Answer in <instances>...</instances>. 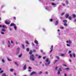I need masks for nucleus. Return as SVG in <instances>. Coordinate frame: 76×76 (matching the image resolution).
Listing matches in <instances>:
<instances>
[{
    "label": "nucleus",
    "mask_w": 76,
    "mask_h": 76,
    "mask_svg": "<svg viewBox=\"0 0 76 76\" xmlns=\"http://www.w3.org/2000/svg\"><path fill=\"white\" fill-rule=\"evenodd\" d=\"M60 72H61V68H59V69L58 71V72L57 73V75H60Z\"/></svg>",
    "instance_id": "obj_2"
},
{
    "label": "nucleus",
    "mask_w": 76,
    "mask_h": 76,
    "mask_svg": "<svg viewBox=\"0 0 76 76\" xmlns=\"http://www.w3.org/2000/svg\"><path fill=\"white\" fill-rule=\"evenodd\" d=\"M60 28H61V29H64V27H60Z\"/></svg>",
    "instance_id": "obj_51"
},
{
    "label": "nucleus",
    "mask_w": 76,
    "mask_h": 76,
    "mask_svg": "<svg viewBox=\"0 0 76 76\" xmlns=\"http://www.w3.org/2000/svg\"><path fill=\"white\" fill-rule=\"evenodd\" d=\"M64 25L65 26H67V23H64Z\"/></svg>",
    "instance_id": "obj_21"
},
{
    "label": "nucleus",
    "mask_w": 76,
    "mask_h": 76,
    "mask_svg": "<svg viewBox=\"0 0 76 76\" xmlns=\"http://www.w3.org/2000/svg\"><path fill=\"white\" fill-rule=\"evenodd\" d=\"M69 56H70L71 58H72V54H70Z\"/></svg>",
    "instance_id": "obj_41"
},
{
    "label": "nucleus",
    "mask_w": 76,
    "mask_h": 76,
    "mask_svg": "<svg viewBox=\"0 0 76 76\" xmlns=\"http://www.w3.org/2000/svg\"><path fill=\"white\" fill-rule=\"evenodd\" d=\"M35 56L33 54H31L30 56V59L32 61H35Z\"/></svg>",
    "instance_id": "obj_1"
},
{
    "label": "nucleus",
    "mask_w": 76,
    "mask_h": 76,
    "mask_svg": "<svg viewBox=\"0 0 76 76\" xmlns=\"http://www.w3.org/2000/svg\"><path fill=\"white\" fill-rule=\"evenodd\" d=\"M26 69V65H25L24 66L23 69L24 70H25Z\"/></svg>",
    "instance_id": "obj_9"
},
{
    "label": "nucleus",
    "mask_w": 76,
    "mask_h": 76,
    "mask_svg": "<svg viewBox=\"0 0 76 76\" xmlns=\"http://www.w3.org/2000/svg\"><path fill=\"white\" fill-rule=\"evenodd\" d=\"M28 72H31V69H30L29 70H28Z\"/></svg>",
    "instance_id": "obj_57"
},
{
    "label": "nucleus",
    "mask_w": 76,
    "mask_h": 76,
    "mask_svg": "<svg viewBox=\"0 0 76 76\" xmlns=\"http://www.w3.org/2000/svg\"><path fill=\"white\" fill-rule=\"evenodd\" d=\"M63 6H65V4H63Z\"/></svg>",
    "instance_id": "obj_64"
},
{
    "label": "nucleus",
    "mask_w": 76,
    "mask_h": 76,
    "mask_svg": "<svg viewBox=\"0 0 76 76\" xmlns=\"http://www.w3.org/2000/svg\"><path fill=\"white\" fill-rule=\"evenodd\" d=\"M65 67H66V66H67V65H64V64L63 65Z\"/></svg>",
    "instance_id": "obj_59"
},
{
    "label": "nucleus",
    "mask_w": 76,
    "mask_h": 76,
    "mask_svg": "<svg viewBox=\"0 0 76 76\" xmlns=\"http://www.w3.org/2000/svg\"><path fill=\"white\" fill-rule=\"evenodd\" d=\"M52 5H53V6H54V5H56V4H55L54 3H52Z\"/></svg>",
    "instance_id": "obj_34"
},
{
    "label": "nucleus",
    "mask_w": 76,
    "mask_h": 76,
    "mask_svg": "<svg viewBox=\"0 0 76 76\" xmlns=\"http://www.w3.org/2000/svg\"><path fill=\"white\" fill-rule=\"evenodd\" d=\"M64 54H62L61 55V56H64Z\"/></svg>",
    "instance_id": "obj_49"
},
{
    "label": "nucleus",
    "mask_w": 76,
    "mask_h": 76,
    "mask_svg": "<svg viewBox=\"0 0 76 76\" xmlns=\"http://www.w3.org/2000/svg\"><path fill=\"white\" fill-rule=\"evenodd\" d=\"M65 70H69V68H66L65 69Z\"/></svg>",
    "instance_id": "obj_45"
},
{
    "label": "nucleus",
    "mask_w": 76,
    "mask_h": 76,
    "mask_svg": "<svg viewBox=\"0 0 76 76\" xmlns=\"http://www.w3.org/2000/svg\"><path fill=\"white\" fill-rule=\"evenodd\" d=\"M4 27H5V26H2V28H4Z\"/></svg>",
    "instance_id": "obj_63"
},
{
    "label": "nucleus",
    "mask_w": 76,
    "mask_h": 76,
    "mask_svg": "<svg viewBox=\"0 0 76 76\" xmlns=\"http://www.w3.org/2000/svg\"><path fill=\"white\" fill-rule=\"evenodd\" d=\"M53 45H52L51 46V48H50V49H53Z\"/></svg>",
    "instance_id": "obj_33"
},
{
    "label": "nucleus",
    "mask_w": 76,
    "mask_h": 76,
    "mask_svg": "<svg viewBox=\"0 0 76 76\" xmlns=\"http://www.w3.org/2000/svg\"><path fill=\"white\" fill-rule=\"evenodd\" d=\"M63 22H64V23H67V20H64L63 21Z\"/></svg>",
    "instance_id": "obj_5"
},
{
    "label": "nucleus",
    "mask_w": 76,
    "mask_h": 76,
    "mask_svg": "<svg viewBox=\"0 0 76 76\" xmlns=\"http://www.w3.org/2000/svg\"><path fill=\"white\" fill-rule=\"evenodd\" d=\"M58 21L56 20V23H55V25H58Z\"/></svg>",
    "instance_id": "obj_8"
},
{
    "label": "nucleus",
    "mask_w": 76,
    "mask_h": 76,
    "mask_svg": "<svg viewBox=\"0 0 76 76\" xmlns=\"http://www.w3.org/2000/svg\"><path fill=\"white\" fill-rule=\"evenodd\" d=\"M64 76H67V75H66V74L65 73L64 74Z\"/></svg>",
    "instance_id": "obj_56"
},
{
    "label": "nucleus",
    "mask_w": 76,
    "mask_h": 76,
    "mask_svg": "<svg viewBox=\"0 0 76 76\" xmlns=\"http://www.w3.org/2000/svg\"><path fill=\"white\" fill-rule=\"evenodd\" d=\"M26 51H27L28 52L29 51V48H27L26 49Z\"/></svg>",
    "instance_id": "obj_22"
},
{
    "label": "nucleus",
    "mask_w": 76,
    "mask_h": 76,
    "mask_svg": "<svg viewBox=\"0 0 76 76\" xmlns=\"http://www.w3.org/2000/svg\"><path fill=\"white\" fill-rule=\"evenodd\" d=\"M26 44H29V42H28V41H27L26 42Z\"/></svg>",
    "instance_id": "obj_42"
},
{
    "label": "nucleus",
    "mask_w": 76,
    "mask_h": 76,
    "mask_svg": "<svg viewBox=\"0 0 76 76\" xmlns=\"http://www.w3.org/2000/svg\"><path fill=\"white\" fill-rule=\"evenodd\" d=\"M11 43H13V41H11Z\"/></svg>",
    "instance_id": "obj_60"
},
{
    "label": "nucleus",
    "mask_w": 76,
    "mask_h": 76,
    "mask_svg": "<svg viewBox=\"0 0 76 76\" xmlns=\"http://www.w3.org/2000/svg\"><path fill=\"white\" fill-rule=\"evenodd\" d=\"M66 42H67V43H68V42H69V44H72V42L70 40H69V41H67Z\"/></svg>",
    "instance_id": "obj_6"
},
{
    "label": "nucleus",
    "mask_w": 76,
    "mask_h": 76,
    "mask_svg": "<svg viewBox=\"0 0 76 76\" xmlns=\"http://www.w3.org/2000/svg\"><path fill=\"white\" fill-rule=\"evenodd\" d=\"M68 53H71V51H69L68 52Z\"/></svg>",
    "instance_id": "obj_54"
},
{
    "label": "nucleus",
    "mask_w": 76,
    "mask_h": 76,
    "mask_svg": "<svg viewBox=\"0 0 76 76\" xmlns=\"http://www.w3.org/2000/svg\"><path fill=\"white\" fill-rule=\"evenodd\" d=\"M38 58H41V56H39L38 57Z\"/></svg>",
    "instance_id": "obj_35"
},
{
    "label": "nucleus",
    "mask_w": 76,
    "mask_h": 76,
    "mask_svg": "<svg viewBox=\"0 0 76 76\" xmlns=\"http://www.w3.org/2000/svg\"><path fill=\"white\" fill-rule=\"evenodd\" d=\"M32 53V51L30 50L29 52V54H31Z\"/></svg>",
    "instance_id": "obj_14"
},
{
    "label": "nucleus",
    "mask_w": 76,
    "mask_h": 76,
    "mask_svg": "<svg viewBox=\"0 0 76 76\" xmlns=\"http://www.w3.org/2000/svg\"><path fill=\"white\" fill-rule=\"evenodd\" d=\"M8 42L9 44H10V41H8Z\"/></svg>",
    "instance_id": "obj_55"
},
{
    "label": "nucleus",
    "mask_w": 76,
    "mask_h": 76,
    "mask_svg": "<svg viewBox=\"0 0 76 76\" xmlns=\"http://www.w3.org/2000/svg\"><path fill=\"white\" fill-rule=\"evenodd\" d=\"M1 31H3V32H5V31H6V30H5V29H4L3 28H1Z\"/></svg>",
    "instance_id": "obj_12"
},
{
    "label": "nucleus",
    "mask_w": 76,
    "mask_h": 76,
    "mask_svg": "<svg viewBox=\"0 0 76 76\" xmlns=\"http://www.w3.org/2000/svg\"><path fill=\"white\" fill-rule=\"evenodd\" d=\"M66 45L68 47H69V46H70V45L67 44H66Z\"/></svg>",
    "instance_id": "obj_40"
},
{
    "label": "nucleus",
    "mask_w": 76,
    "mask_h": 76,
    "mask_svg": "<svg viewBox=\"0 0 76 76\" xmlns=\"http://www.w3.org/2000/svg\"><path fill=\"white\" fill-rule=\"evenodd\" d=\"M13 19H14L15 20L16 19V17H13Z\"/></svg>",
    "instance_id": "obj_47"
},
{
    "label": "nucleus",
    "mask_w": 76,
    "mask_h": 76,
    "mask_svg": "<svg viewBox=\"0 0 76 76\" xmlns=\"http://www.w3.org/2000/svg\"><path fill=\"white\" fill-rule=\"evenodd\" d=\"M22 46H23V48H24V45H23V44L22 45Z\"/></svg>",
    "instance_id": "obj_53"
},
{
    "label": "nucleus",
    "mask_w": 76,
    "mask_h": 76,
    "mask_svg": "<svg viewBox=\"0 0 76 76\" xmlns=\"http://www.w3.org/2000/svg\"><path fill=\"white\" fill-rule=\"evenodd\" d=\"M53 49L50 50V51L49 52V53H51V52H52V51H53Z\"/></svg>",
    "instance_id": "obj_31"
},
{
    "label": "nucleus",
    "mask_w": 76,
    "mask_h": 76,
    "mask_svg": "<svg viewBox=\"0 0 76 76\" xmlns=\"http://www.w3.org/2000/svg\"><path fill=\"white\" fill-rule=\"evenodd\" d=\"M3 70H2L1 72H0V74L1 73H3Z\"/></svg>",
    "instance_id": "obj_38"
},
{
    "label": "nucleus",
    "mask_w": 76,
    "mask_h": 76,
    "mask_svg": "<svg viewBox=\"0 0 76 76\" xmlns=\"http://www.w3.org/2000/svg\"><path fill=\"white\" fill-rule=\"evenodd\" d=\"M14 74L15 76H16V73H14Z\"/></svg>",
    "instance_id": "obj_46"
},
{
    "label": "nucleus",
    "mask_w": 76,
    "mask_h": 76,
    "mask_svg": "<svg viewBox=\"0 0 76 76\" xmlns=\"http://www.w3.org/2000/svg\"><path fill=\"white\" fill-rule=\"evenodd\" d=\"M14 28L15 29V30H16V29H17L16 26H14Z\"/></svg>",
    "instance_id": "obj_29"
},
{
    "label": "nucleus",
    "mask_w": 76,
    "mask_h": 76,
    "mask_svg": "<svg viewBox=\"0 0 76 76\" xmlns=\"http://www.w3.org/2000/svg\"><path fill=\"white\" fill-rule=\"evenodd\" d=\"M19 50H20V49H19V48H17V51H19Z\"/></svg>",
    "instance_id": "obj_28"
},
{
    "label": "nucleus",
    "mask_w": 76,
    "mask_h": 76,
    "mask_svg": "<svg viewBox=\"0 0 76 76\" xmlns=\"http://www.w3.org/2000/svg\"><path fill=\"white\" fill-rule=\"evenodd\" d=\"M57 68H58V67L57 66H56V67H55L56 70H57Z\"/></svg>",
    "instance_id": "obj_36"
},
{
    "label": "nucleus",
    "mask_w": 76,
    "mask_h": 76,
    "mask_svg": "<svg viewBox=\"0 0 76 76\" xmlns=\"http://www.w3.org/2000/svg\"><path fill=\"white\" fill-rule=\"evenodd\" d=\"M41 73H42V72L40 71L38 73V75H41Z\"/></svg>",
    "instance_id": "obj_20"
},
{
    "label": "nucleus",
    "mask_w": 76,
    "mask_h": 76,
    "mask_svg": "<svg viewBox=\"0 0 76 76\" xmlns=\"http://www.w3.org/2000/svg\"><path fill=\"white\" fill-rule=\"evenodd\" d=\"M29 69H30V70H31V69H32V68L30 66L29 67Z\"/></svg>",
    "instance_id": "obj_44"
},
{
    "label": "nucleus",
    "mask_w": 76,
    "mask_h": 76,
    "mask_svg": "<svg viewBox=\"0 0 76 76\" xmlns=\"http://www.w3.org/2000/svg\"><path fill=\"white\" fill-rule=\"evenodd\" d=\"M22 54H20V55H19L18 56V57H22Z\"/></svg>",
    "instance_id": "obj_17"
},
{
    "label": "nucleus",
    "mask_w": 76,
    "mask_h": 76,
    "mask_svg": "<svg viewBox=\"0 0 76 76\" xmlns=\"http://www.w3.org/2000/svg\"><path fill=\"white\" fill-rule=\"evenodd\" d=\"M5 23L7 24V25H9L10 23H9L7 22V21H5Z\"/></svg>",
    "instance_id": "obj_7"
},
{
    "label": "nucleus",
    "mask_w": 76,
    "mask_h": 76,
    "mask_svg": "<svg viewBox=\"0 0 76 76\" xmlns=\"http://www.w3.org/2000/svg\"><path fill=\"white\" fill-rule=\"evenodd\" d=\"M49 20L50 22H53V19H50Z\"/></svg>",
    "instance_id": "obj_25"
},
{
    "label": "nucleus",
    "mask_w": 76,
    "mask_h": 76,
    "mask_svg": "<svg viewBox=\"0 0 76 76\" xmlns=\"http://www.w3.org/2000/svg\"><path fill=\"white\" fill-rule=\"evenodd\" d=\"M68 19H69V20H72V17H71L70 16H69Z\"/></svg>",
    "instance_id": "obj_15"
},
{
    "label": "nucleus",
    "mask_w": 76,
    "mask_h": 76,
    "mask_svg": "<svg viewBox=\"0 0 76 76\" xmlns=\"http://www.w3.org/2000/svg\"><path fill=\"white\" fill-rule=\"evenodd\" d=\"M45 74H46V75H47V72H46V73H45Z\"/></svg>",
    "instance_id": "obj_62"
},
{
    "label": "nucleus",
    "mask_w": 76,
    "mask_h": 76,
    "mask_svg": "<svg viewBox=\"0 0 76 76\" xmlns=\"http://www.w3.org/2000/svg\"><path fill=\"white\" fill-rule=\"evenodd\" d=\"M13 70V69H10V72H12Z\"/></svg>",
    "instance_id": "obj_27"
},
{
    "label": "nucleus",
    "mask_w": 76,
    "mask_h": 76,
    "mask_svg": "<svg viewBox=\"0 0 76 76\" xmlns=\"http://www.w3.org/2000/svg\"><path fill=\"white\" fill-rule=\"evenodd\" d=\"M15 24L14 23H12L10 25V26H15Z\"/></svg>",
    "instance_id": "obj_10"
},
{
    "label": "nucleus",
    "mask_w": 76,
    "mask_h": 76,
    "mask_svg": "<svg viewBox=\"0 0 76 76\" xmlns=\"http://www.w3.org/2000/svg\"><path fill=\"white\" fill-rule=\"evenodd\" d=\"M45 58H46V57H45V56L43 57V60H45Z\"/></svg>",
    "instance_id": "obj_37"
},
{
    "label": "nucleus",
    "mask_w": 76,
    "mask_h": 76,
    "mask_svg": "<svg viewBox=\"0 0 76 76\" xmlns=\"http://www.w3.org/2000/svg\"><path fill=\"white\" fill-rule=\"evenodd\" d=\"M56 58L58 60H59V59H60V57H59L58 56H56Z\"/></svg>",
    "instance_id": "obj_16"
},
{
    "label": "nucleus",
    "mask_w": 76,
    "mask_h": 76,
    "mask_svg": "<svg viewBox=\"0 0 76 76\" xmlns=\"http://www.w3.org/2000/svg\"><path fill=\"white\" fill-rule=\"evenodd\" d=\"M34 42L35 43V44H38V41L37 40H35L34 41Z\"/></svg>",
    "instance_id": "obj_11"
},
{
    "label": "nucleus",
    "mask_w": 76,
    "mask_h": 76,
    "mask_svg": "<svg viewBox=\"0 0 76 76\" xmlns=\"http://www.w3.org/2000/svg\"><path fill=\"white\" fill-rule=\"evenodd\" d=\"M33 51V52H35V51H36V50H34Z\"/></svg>",
    "instance_id": "obj_50"
},
{
    "label": "nucleus",
    "mask_w": 76,
    "mask_h": 76,
    "mask_svg": "<svg viewBox=\"0 0 76 76\" xmlns=\"http://www.w3.org/2000/svg\"><path fill=\"white\" fill-rule=\"evenodd\" d=\"M68 17H69V14H66V16H65V18H67Z\"/></svg>",
    "instance_id": "obj_13"
},
{
    "label": "nucleus",
    "mask_w": 76,
    "mask_h": 76,
    "mask_svg": "<svg viewBox=\"0 0 76 76\" xmlns=\"http://www.w3.org/2000/svg\"><path fill=\"white\" fill-rule=\"evenodd\" d=\"M37 75V73L35 72H33L30 74V76H32L33 75Z\"/></svg>",
    "instance_id": "obj_4"
},
{
    "label": "nucleus",
    "mask_w": 76,
    "mask_h": 76,
    "mask_svg": "<svg viewBox=\"0 0 76 76\" xmlns=\"http://www.w3.org/2000/svg\"><path fill=\"white\" fill-rule=\"evenodd\" d=\"M36 56H38V55L37 54H36Z\"/></svg>",
    "instance_id": "obj_61"
},
{
    "label": "nucleus",
    "mask_w": 76,
    "mask_h": 76,
    "mask_svg": "<svg viewBox=\"0 0 76 76\" xmlns=\"http://www.w3.org/2000/svg\"><path fill=\"white\" fill-rule=\"evenodd\" d=\"M15 64H16V65H18V64L16 62H15Z\"/></svg>",
    "instance_id": "obj_52"
},
{
    "label": "nucleus",
    "mask_w": 76,
    "mask_h": 76,
    "mask_svg": "<svg viewBox=\"0 0 76 76\" xmlns=\"http://www.w3.org/2000/svg\"><path fill=\"white\" fill-rule=\"evenodd\" d=\"M46 61L47 63L48 62V63L47 64L48 65H49V64H50V61H49V60L48 59H47Z\"/></svg>",
    "instance_id": "obj_3"
},
{
    "label": "nucleus",
    "mask_w": 76,
    "mask_h": 76,
    "mask_svg": "<svg viewBox=\"0 0 76 76\" xmlns=\"http://www.w3.org/2000/svg\"><path fill=\"white\" fill-rule=\"evenodd\" d=\"M1 61H2V62L3 63H5V61H4V60L3 59Z\"/></svg>",
    "instance_id": "obj_18"
},
{
    "label": "nucleus",
    "mask_w": 76,
    "mask_h": 76,
    "mask_svg": "<svg viewBox=\"0 0 76 76\" xmlns=\"http://www.w3.org/2000/svg\"><path fill=\"white\" fill-rule=\"evenodd\" d=\"M72 16H73V18H75V17H76V15L75 14H73Z\"/></svg>",
    "instance_id": "obj_26"
},
{
    "label": "nucleus",
    "mask_w": 76,
    "mask_h": 76,
    "mask_svg": "<svg viewBox=\"0 0 76 76\" xmlns=\"http://www.w3.org/2000/svg\"><path fill=\"white\" fill-rule=\"evenodd\" d=\"M66 3L67 4H69V1H66Z\"/></svg>",
    "instance_id": "obj_30"
},
{
    "label": "nucleus",
    "mask_w": 76,
    "mask_h": 76,
    "mask_svg": "<svg viewBox=\"0 0 76 76\" xmlns=\"http://www.w3.org/2000/svg\"><path fill=\"white\" fill-rule=\"evenodd\" d=\"M6 74H5L4 73H3V75H2V76H6Z\"/></svg>",
    "instance_id": "obj_32"
},
{
    "label": "nucleus",
    "mask_w": 76,
    "mask_h": 76,
    "mask_svg": "<svg viewBox=\"0 0 76 76\" xmlns=\"http://www.w3.org/2000/svg\"><path fill=\"white\" fill-rule=\"evenodd\" d=\"M19 51L17 50V51L16 52V54H19Z\"/></svg>",
    "instance_id": "obj_19"
},
{
    "label": "nucleus",
    "mask_w": 76,
    "mask_h": 76,
    "mask_svg": "<svg viewBox=\"0 0 76 76\" xmlns=\"http://www.w3.org/2000/svg\"><path fill=\"white\" fill-rule=\"evenodd\" d=\"M55 63H56V62H57L58 61L57 60H55Z\"/></svg>",
    "instance_id": "obj_48"
},
{
    "label": "nucleus",
    "mask_w": 76,
    "mask_h": 76,
    "mask_svg": "<svg viewBox=\"0 0 76 76\" xmlns=\"http://www.w3.org/2000/svg\"><path fill=\"white\" fill-rule=\"evenodd\" d=\"M64 13H62L61 14V15L62 16H63V15H64Z\"/></svg>",
    "instance_id": "obj_43"
},
{
    "label": "nucleus",
    "mask_w": 76,
    "mask_h": 76,
    "mask_svg": "<svg viewBox=\"0 0 76 76\" xmlns=\"http://www.w3.org/2000/svg\"><path fill=\"white\" fill-rule=\"evenodd\" d=\"M1 34H2L3 35L4 34V32H1Z\"/></svg>",
    "instance_id": "obj_39"
},
{
    "label": "nucleus",
    "mask_w": 76,
    "mask_h": 76,
    "mask_svg": "<svg viewBox=\"0 0 76 76\" xmlns=\"http://www.w3.org/2000/svg\"><path fill=\"white\" fill-rule=\"evenodd\" d=\"M74 21L75 22H76V19H75Z\"/></svg>",
    "instance_id": "obj_58"
},
{
    "label": "nucleus",
    "mask_w": 76,
    "mask_h": 76,
    "mask_svg": "<svg viewBox=\"0 0 76 76\" xmlns=\"http://www.w3.org/2000/svg\"><path fill=\"white\" fill-rule=\"evenodd\" d=\"M72 55L73 56V57H75V54L74 53H72Z\"/></svg>",
    "instance_id": "obj_24"
},
{
    "label": "nucleus",
    "mask_w": 76,
    "mask_h": 76,
    "mask_svg": "<svg viewBox=\"0 0 76 76\" xmlns=\"http://www.w3.org/2000/svg\"><path fill=\"white\" fill-rule=\"evenodd\" d=\"M7 59L9 61H12V60H11V59H9V58H7Z\"/></svg>",
    "instance_id": "obj_23"
}]
</instances>
